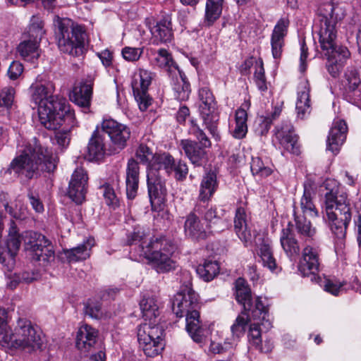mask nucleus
I'll list each match as a JSON object with an SVG mask.
<instances>
[{"label":"nucleus","instance_id":"obj_1","mask_svg":"<svg viewBox=\"0 0 361 361\" xmlns=\"http://www.w3.org/2000/svg\"><path fill=\"white\" fill-rule=\"evenodd\" d=\"M54 90V84L41 75L30 87L31 102L37 107L39 120L49 130H56L73 118L68 102L63 97L53 95Z\"/></svg>","mask_w":361,"mask_h":361},{"label":"nucleus","instance_id":"obj_2","mask_svg":"<svg viewBox=\"0 0 361 361\" xmlns=\"http://www.w3.org/2000/svg\"><path fill=\"white\" fill-rule=\"evenodd\" d=\"M326 7L330 13L319 16V23L315 24L314 29L319 36L322 54L326 59L327 71L332 77L336 78L342 71L350 53L347 47L336 44V25L338 18L335 16L336 8L332 4H328Z\"/></svg>","mask_w":361,"mask_h":361},{"label":"nucleus","instance_id":"obj_3","mask_svg":"<svg viewBox=\"0 0 361 361\" xmlns=\"http://www.w3.org/2000/svg\"><path fill=\"white\" fill-rule=\"evenodd\" d=\"M186 275L189 280L174 295L172 310L178 317L185 316L187 331L195 342L202 343L205 336L199 319L198 295L191 287L190 274L186 273Z\"/></svg>","mask_w":361,"mask_h":361},{"label":"nucleus","instance_id":"obj_4","mask_svg":"<svg viewBox=\"0 0 361 361\" xmlns=\"http://www.w3.org/2000/svg\"><path fill=\"white\" fill-rule=\"evenodd\" d=\"M6 314L1 309V347L27 352L40 349L43 344L41 334L33 327L31 322L26 319H19L17 326L13 330L8 324Z\"/></svg>","mask_w":361,"mask_h":361},{"label":"nucleus","instance_id":"obj_5","mask_svg":"<svg viewBox=\"0 0 361 361\" xmlns=\"http://www.w3.org/2000/svg\"><path fill=\"white\" fill-rule=\"evenodd\" d=\"M56 164L57 157L52 152L35 140L32 145L29 144L22 154L13 160L11 167L16 173L32 178L39 166L42 171L51 173L55 170Z\"/></svg>","mask_w":361,"mask_h":361},{"label":"nucleus","instance_id":"obj_6","mask_svg":"<svg viewBox=\"0 0 361 361\" xmlns=\"http://www.w3.org/2000/svg\"><path fill=\"white\" fill-rule=\"evenodd\" d=\"M324 204L331 231L338 238H343L352 218L347 193L339 188L331 189L325 195Z\"/></svg>","mask_w":361,"mask_h":361},{"label":"nucleus","instance_id":"obj_7","mask_svg":"<svg viewBox=\"0 0 361 361\" xmlns=\"http://www.w3.org/2000/svg\"><path fill=\"white\" fill-rule=\"evenodd\" d=\"M55 26L59 49L74 56L81 54L87 37L85 27L69 18L59 17L55 21Z\"/></svg>","mask_w":361,"mask_h":361},{"label":"nucleus","instance_id":"obj_8","mask_svg":"<svg viewBox=\"0 0 361 361\" xmlns=\"http://www.w3.org/2000/svg\"><path fill=\"white\" fill-rule=\"evenodd\" d=\"M140 249V255L148 259L157 272L174 269L175 262L170 257L173 247L165 238H152L145 246L142 244Z\"/></svg>","mask_w":361,"mask_h":361},{"label":"nucleus","instance_id":"obj_9","mask_svg":"<svg viewBox=\"0 0 361 361\" xmlns=\"http://www.w3.org/2000/svg\"><path fill=\"white\" fill-rule=\"evenodd\" d=\"M139 345L148 357L159 355L164 348L165 331L161 322H145L137 326Z\"/></svg>","mask_w":361,"mask_h":361},{"label":"nucleus","instance_id":"obj_10","mask_svg":"<svg viewBox=\"0 0 361 361\" xmlns=\"http://www.w3.org/2000/svg\"><path fill=\"white\" fill-rule=\"evenodd\" d=\"M235 299L243 305L244 312H251L253 320H262V324L267 329L271 328L267 306L259 297L255 299L253 304L250 288L242 278H238L235 281Z\"/></svg>","mask_w":361,"mask_h":361},{"label":"nucleus","instance_id":"obj_11","mask_svg":"<svg viewBox=\"0 0 361 361\" xmlns=\"http://www.w3.org/2000/svg\"><path fill=\"white\" fill-rule=\"evenodd\" d=\"M25 250L36 262L46 265L54 259V251L50 241L42 234L28 231L23 234Z\"/></svg>","mask_w":361,"mask_h":361},{"label":"nucleus","instance_id":"obj_12","mask_svg":"<svg viewBox=\"0 0 361 361\" xmlns=\"http://www.w3.org/2000/svg\"><path fill=\"white\" fill-rule=\"evenodd\" d=\"M198 99L199 112L204 124L212 136L218 140L219 138L216 126L218 115L214 97L207 87H203L198 91Z\"/></svg>","mask_w":361,"mask_h":361},{"label":"nucleus","instance_id":"obj_13","mask_svg":"<svg viewBox=\"0 0 361 361\" xmlns=\"http://www.w3.org/2000/svg\"><path fill=\"white\" fill-rule=\"evenodd\" d=\"M102 130L107 134L118 150L124 149L130 137V128L114 119H106L102 123Z\"/></svg>","mask_w":361,"mask_h":361},{"label":"nucleus","instance_id":"obj_14","mask_svg":"<svg viewBox=\"0 0 361 361\" xmlns=\"http://www.w3.org/2000/svg\"><path fill=\"white\" fill-rule=\"evenodd\" d=\"M20 242L16 225L14 221H11L6 242V249L1 252V264H4V267H6L8 271L13 270L15 267V257L20 248Z\"/></svg>","mask_w":361,"mask_h":361},{"label":"nucleus","instance_id":"obj_15","mask_svg":"<svg viewBox=\"0 0 361 361\" xmlns=\"http://www.w3.org/2000/svg\"><path fill=\"white\" fill-rule=\"evenodd\" d=\"M319 267V252L317 248L306 245L302 253V259L298 265V270L303 276H310L311 281L319 279L317 272Z\"/></svg>","mask_w":361,"mask_h":361},{"label":"nucleus","instance_id":"obj_16","mask_svg":"<svg viewBox=\"0 0 361 361\" xmlns=\"http://www.w3.org/2000/svg\"><path fill=\"white\" fill-rule=\"evenodd\" d=\"M88 176L82 168L76 169L69 182L68 195L76 204H82L87 191Z\"/></svg>","mask_w":361,"mask_h":361},{"label":"nucleus","instance_id":"obj_17","mask_svg":"<svg viewBox=\"0 0 361 361\" xmlns=\"http://www.w3.org/2000/svg\"><path fill=\"white\" fill-rule=\"evenodd\" d=\"M290 20L288 18H281L275 25L271 35V54L275 59L281 57L285 46V38L288 34Z\"/></svg>","mask_w":361,"mask_h":361},{"label":"nucleus","instance_id":"obj_18","mask_svg":"<svg viewBox=\"0 0 361 361\" xmlns=\"http://www.w3.org/2000/svg\"><path fill=\"white\" fill-rule=\"evenodd\" d=\"M275 135L284 150L293 154L300 153L298 136L289 121H285L278 127Z\"/></svg>","mask_w":361,"mask_h":361},{"label":"nucleus","instance_id":"obj_19","mask_svg":"<svg viewBox=\"0 0 361 361\" xmlns=\"http://www.w3.org/2000/svg\"><path fill=\"white\" fill-rule=\"evenodd\" d=\"M348 126L344 120L335 119L327 138V149L336 154L346 139Z\"/></svg>","mask_w":361,"mask_h":361},{"label":"nucleus","instance_id":"obj_20","mask_svg":"<svg viewBox=\"0 0 361 361\" xmlns=\"http://www.w3.org/2000/svg\"><path fill=\"white\" fill-rule=\"evenodd\" d=\"M150 32L154 44L171 42L173 38L171 16L169 15L162 16L154 26L150 27Z\"/></svg>","mask_w":361,"mask_h":361},{"label":"nucleus","instance_id":"obj_21","mask_svg":"<svg viewBox=\"0 0 361 361\" xmlns=\"http://www.w3.org/2000/svg\"><path fill=\"white\" fill-rule=\"evenodd\" d=\"M94 78L89 76L78 85L74 87L71 98L78 106L88 109L91 104Z\"/></svg>","mask_w":361,"mask_h":361},{"label":"nucleus","instance_id":"obj_22","mask_svg":"<svg viewBox=\"0 0 361 361\" xmlns=\"http://www.w3.org/2000/svg\"><path fill=\"white\" fill-rule=\"evenodd\" d=\"M140 166L134 159L128 160L126 171V192L128 200H134L139 187Z\"/></svg>","mask_w":361,"mask_h":361},{"label":"nucleus","instance_id":"obj_23","mask_svg":"<svg viewBox=\"0 0 361 361\" xmlns=\"http://www.w3.org/2000/svg\"><path fill=\"white\" fill-rule=\"evenodd\" d=\"M251 106L250 99H245L235 112V123L231 128V133L235 139H243L247 133V113Z\"/></svg>","mask_w":361,"mask_h":361},{"label":"nucleus","instance_id":"obj_24","mask_svg":"<svg viewBox=\"0 0 361 361\" xmlns=\"http://www.w3.org/2000/svg\"><path fill=\"white\" fill-rule=\"evenodd\" d=\"M97 336L95 329L86 324L82 325L77 333L76 347L82 353H87L96 343Z\"/></svg>","mask_w":361,"mask_h":361},{"label":"nucleus","instance_id":"obj_25","mask_svg":"<svg viewBox=\"0 0 361 361\" xmlns=\"http://www.w3.org/2000/svg\"><path fill=\"white\" fill-rule=\"evenodd\" d=\"M173 166L174 159L170 154L166 152L156 153L147 173L152 172L155 176L161 177V171H163L166 175H169L173 171Z\"/></svg>","mask_w":361,"mask_h":361},{"label":"nucleus","instance_id":"obj_26","mask_svg":"<svg viewBox=\"0 0 361 361\" xmlns=\"http://www.w3.org/2000/svg\"><path fill=\"white\" fill-rule=\"evenodd\" d=\"M140 307L145 322H161L159 307L155 296L148 293L144 295Z\"/></svg>","mask_w":361,"mask_h":361},{"label":"nucleus","instance_id":"obj_27","mask_svg":"<svg viewBox=\"0 0 361 361\" xmlns=\"http://www.w3.org/2000/svg\"><path fill=\"white\" fill-rule=\"evenodd\" d=\"M256 245L258 247V255L261 259L262 265L268 268L271 271L278 269V266L271 247V240L269 238L258 237L256 238Z\"/></svg>","mask_w":361,"mask_h":361},{"label":"nucleus","instance_id":"obj_28","mask_svg":"<svg viewBox=\"0 0 361 361\" xmlns=\"http://www.w3.org/2000/svg\"><path fill=\"white\" fill-rule=\"evenodd\" d=\"M94 244V238L89 237L82 244L71 249L64 250L63 252L69 262L85 260L90 257L91 250Z\"/></svg>","mask_w":361,"mask_h":361},{"label":"nucleus","instance_id":"obj_29","mask_svg":"<svg viewBox=\"0 0 361 361\" xmlns=\"http://www.w3.org/2000/svg\"><path fill=\"white\" fill-rule=\"evenodd\" d=\"M293 225L289 222L287 227L281 231L280 243L284 252L289 257H294L300 252V246L298 240L295 238Z\"/></svg>","mask_w":361,"mask_h":361},{"label":"nucleus","instance_id":"obj_30","mask_svg":"<svg viewBox=\"0 0 361 361\" xmlns=\"http://www.w3.org/2000/svg\"><path fill=\"white\" fill-rule=\"evenodd\" d=\"M171 85L175 92V97L180 101H185L190 94V85L185 73L178 70L171 75Z\"/></svg>","mask_w":361,"mask_h":361},{"label":"nucleus","instance_id":"obj_31","mask_svg":"<svg viewBox=\"0 0 361 361\" xmlns=\"http://www.w3.org/2000/svg\"><path fill=\"white\" fill-rule=\"evenodd\" d=\"M147 182L151 203L153 204L155 200H157L158 203L162 202L166 194V188L161 177L155 176L149 172L147 173Z\"/></svg>","mask_w":361,"mask_h":361},{"label":"nucleus","instance_id":"obj_32","mask_svg":"<svg viewBox=\"0 0 361 361\" xmlns=\"http://www.w3.org/2000/svg\"><path fill=\"white\" fill-rule=\"evenodd\" d=\"M234 229L238 238L246 246L252 243V235L247 228L245 211L242 207L236 209L234 219Z\"/></svg>","mask_w":361,"mask_h":361},{"label":"nucleus","instance_id":"obj_33","mask_svg":"<svg viewBox=\"0 0 361 361\" xmlns=\"http://www.w3.org/2000/svg\"><path fill=\"white\" fill-rule=\"evenodd\" d=\"M310 85L307 81H302L298 88L296 111L298 116L303 118L310 112Z\"/></svg>","mask_w":361,"mask_h":361},{"label":"nucleus","instance_id":"obj_34","mask_svg":"<svg viewBox=\"0 0 361 361\" xmlns=\"http://www.w3.org/2000/svg\"><path fill=\"white\" fill-rule=\"evenodd\" d=\"M186 157L195 166H201L206 155L205 150L200 147L195 141L182 140L180 144Z\"/></svg>","mask_w":361,"mask_h":361},{"label":"nucleus","instance_id":"obj_35","mask_svg":"<svg viewBox=\"0 0 361 361\" xmlns=\"http://www.w3.org/2000/svg\"><path fill=\"white\" fill-rule=\"evenodd\" d=\"M218 188L216 173L210 170L203 176L200 187L199 198L201 201H207L214 194Z\"/></svg>","mask_w":361,"mask_h":361},{"label":"nucleus","instance_id":"obj_36","mask_svg":"<svg viewBox=\"0 0 361 361\" xmlns=\"http://www.w3.org/2000/svg\"><path fill=\"white\" fill-rule=\"evenodd\" d=\"M153 64L166 71L169 76L180 70L171 54L165 49H159L154 54Z\"/></svg>","mask_w":361,"mask_h":361},{"label":"nucleus","instance_id":"obj_37","mask_svg":"<svg viewBox=\"0 0 361 361\" xmlns=\"http://www.w3.org/2000/svg\"><path fill=\"white\" fill-rule=\"evenodd\" d=\"M184 231L186 235L200 240L206 238V232L200 219L193 213H190L185 221Z\"/></svg>","mask_w":361,"mask_h":361},{"label":"nucleus","instance_id":"obj_38","mask_svg":"<svg viewBox=\"0 0 361 361\" xmlns=\"http://www.w3.org/2000/svg\"><path fill=\"white\" fill-rule=\"evenodd\" d=\"M154 74L150 71L139 68L133 76L131 86L133 92L148 91Z\"/></svg>","mask_w":361,"mask_h":361},{"label":"nucleus","instance_id":"obj_39","mask_svg":"<svg viewBox=\"0 0 361 361\" xmlns=\"http://www.w3.org/2000/svg\"><path fill=\"white\" fill-rule=\"evenodd\" d=\"M87 152L90 160H99L105 154V147L103 136L95 130L87 146Z\"/></svg>","mask_w":361,"mask_h":361},{"label":"nucleus","instance_id":"obj_40","mask_svg":"<svg viewBox=\"0 0 361 361\" xmlns=\"http://www.w3.org/2000/svg\"><path fill=\"white\" fill-rule=\"evenodd\" d=\"M224 0H207L204 23L210 27L219 19L222 12Z\"/></svg>","mask_w":361,"mask_h":361},{"label":"nucleus","instance_id":"obj_41","mask_svg":"<svg viewBox=\"0 0 361 361\" xmlns=\"http://www.w3.org/2000/svg\"><path fill=\"white\" fill-rule=\"evenodd\" d=\"M40 41L30 38L24 40L18 47L20 55L27 61H33L39 56V44Z\"/></svg>","mask_w":361,"mask_h":361},{"label":"nucleus","instance_id":"obj_42","mask_svg":"<svg viewBox=\"0 0 361 361\" xmlns=\"http://www.w3.org/2000/svg\"><path fill=\"white\" fill-rule=\"evenodd\" d=\"M219 270L220 267L216 261L206 260L197 267L196 272L200 279L209 282L219 274Z\"/></svg>","mask_w":361,"mask_h":361},{"label":"nucleus","instance_id":"obj_43","mask_svg":"<svg viewBox=\"0 0 361 361\" xmlns=\"http://www.w3.org/2000/svg\"><path fill=\"white\" fill-rule=\"evenodd\" d=\"M246 312H243L241 314L238 315L231 327L232 338L230 340L234 345L244 335L249 320L252 319L251 314L248 315Z\"/></svg>","mask_w":361,"mask_h":361},{"label":"nucleus","instance_id":"obj_44","mask_svg":"<svg viewBox=\"0 0 361 361\" xmlns=\"http://www.w3.org/2000/svg\"><path fill=\"white\" fill-rule=\"evenodd\" d=\"M300 208L304 214L312 217L319 216V212L312 201V190L310 188L305 186L303 195L300 200Z\"/></svg>","mask_w":361,"mask_h":361},{"label":"nucleus","instance_id":"obj_45","mask_svg":"<svg viewBox=\"0 0 361 361\" xmlns=\"http://www.w3.org/2000/svg\"><path fill=\"white\" fill-rule=\"evenodd\" d=\"M295 215V213L294 214ZM295 227L298 233L302 237L313 239L317 229L311 222L304 216H295Z\"/></svg>","mask_w":361,"mask_h":361},{"label":"nucleus","instance_id":"obj_46","mask_svg":"<svg viewBox=\"0 0 361 361\" xmlns=\"http://www.w3.org/2000/svg\"><path fill=\"white\" fill-rule=\"evenodd\" d=\"M155 155L156 153H154L152 149L144 143L140 144L135 151L137 159H138L141 164L147 166V171L152 163Z\"/></svg>","mask_w":361,"mask_h":361},{"label":"nucleus","instance_id":"obj_47","mask_svg":"<svg viewBox=\"0 0 361 361\" xmlns=\"http://www.w3.org/2000/svg\"><path fill=\"white\" fill-rule=\"evenodd\" d=\"M43 27L44 23L42 18L38 16H33L30 20L28 30L29 37L35 40L41 41L44 34Z\"/></svg>","mask_w":361,"mask_h":361},{"label":"nucleus","instance_id":"obj_48","mask_svg":"<svg viewBox=\"0 0 361 361\" xmlns=\"http://www.w3.org/2000/svg\"><path fill=\"white\" fill-rule=\"evenodd\" d=\"M250 169L254 176H259L262 178L267 177L272 173V169L270 167L265 166L259 157H252Z\"/></svg>","mask_w":361,"mask_h":361},{"label":"nucleus","instance_id":"obj_49","mask_svg":"<svg viewBox=\"0 0 361 361\" xmlns=\"http://www.w3.org/2000/svg\"><path fill=\"white\" fill-rule=\"evenodd\" d=\"M255 68V71L254 74V78L255 84L260 91L264 92L267 90V86L266 78L264 75L263 61L262 59L256 61Z\"/></svg>","mask_w":361,"mask_h":361},{"label":"nucleus","instance_id":"obj_50","mask_svg":"<svg viewBox=\"0 0 361 361\" xmlns=\"http://www.w3.org/2000/svg\"><path fill=\"white\" fill-rule=\"evenodd\" d=\"M257 323L251 324L250 325L249 331H248V341L249 343L255 346L257 348V346L261 343L262 336H261V330L259 329V325H262V320H257ZM264 327L267 329L264 326ZM269 328L268 329H269Z\"/></svg>","mask_w":361,"mask_h":361},{"label":"nucleus","instance_id":"obj_51","mask_svg":"<svg viewBox=\"0 0 361 361\" xmlns=\"http://www.w3.org/2000/svg\"><path fill=\"white\" fill-rule=\"evenodd\" d=\"M190 133L198 140L203 149L211 146L210 140L194 121H191Z\"/></svg>","mask_w":361,"mask_h":361},{"label":"nucleus","instance_id":"obj_52","mask_svg":"<svg viewBox=\"0 0 361 361\" xmlns=\"http://www.w3.org/2000/svg\"><path fill=\"white\" fill-rule=\"evenodd\" d=\"M345 78L347 82L346 85L352 91L355 90L361 82L357 71L355 68H348L345 73Z\"/></svg>","mask_w":361,"mask_h":361},{"label":"nucleus","instance_id":"obj_53","mask_svg":"<svg viewBox=\"0 0 361 361\" xmlns=\"http://www.w3.org/2000/svg\"><path fill=\"white\" fill-rule=\"evenodd\" d=\"M343 283L336 279H326L324 281V290L335 296L343 292Z\"/></svg>","mask_w":361,"mask_h":361},{"label":"nucleus","instance_id":"obj_54","mask_svg":"<svg viewBox=\"0 0 361 361\" xmlns=\"http://www.w3.org/2000/svg\"><path fill=\"white\" fill-rule=\"evenodd\" d=\"M143 53L142 47H125L121 51L123 59L130 62H134L139 60Z\"/></svg>","mask_w":361,"mask_h":361},{"label":"nucleus","instance_id":"obj_55","mask_svg":"<svg viewBox=\"0 0 361 361\" xmlns=\"http://www.w3.org/2000/svg\"><path fill=\"white\" fill-rule=\"evenodd\" d=\"M148 91H142L137 92H133L135 99L137 103L139 109L142 111H145L147 109L149 106L151 104L152 99L148 94Z\"/></svg>","mask_w":361,"mask_h":361},{"label":"nucleus","instance_id":"obj_56","mask_svg":"<svg viewBox=\"0 0 361 361\" xmlns=\"http://www.w3.org/2000/svg\"><path fill=\"white\" fill-rule=\"evenodd\" d=\"M233 345H235L231 342L230 338H226L224 341V345L212 340L209 345V351L214 354H219L233 348Z\"/></svg>","mask_w":361,"mask_h":361},{"label":"nucleus","instance_id":"obj_57","mask_svg":"<svg viewBox=\"0 0 361 361\" xmlns=\"http://www.w3.org/2000/svg\"><path fill=\"white\" fill-rule=\"evenodd\" d=\"M145 235L146 233L144 229L140 226H136L134 228L133 232L128 235L127 244L129 245H136L140 243Z\"/></svg>","mask_w":361,"mask_h":361},{"label":"nucleus","instance_id":"obj_58","mask_svg":"<svg viewBox=\"0 0 361 361\" xmlns=\"http://www.w3.org/2000/svg\"><path fill=\"white\" fill-rule=\"evenodd\" d=\"M281 111L276 109L271 116H265L262 118V123L260 124L262 129L260 130V135H265L269 130L272 121L279 117Z\"/></svg>","mask_w":361,"mask_h":361},{"label":"nucleus","instance_id":"obj_59","mask_svg":"<svg viewBox=\"0 0 361 361\" xmlns=\"http://www.w3.org/2000/svg\"><path fill=\"white\" fill-rule=\"evenodd\" d=\"M55 140L59 146L61 147H66L71 140L70 130L63 129L56 132Z\"/></svg>","mask_w":361,"mask_h":361},{"label":"nucleus","instance_id":"obj_60","mask_svg":"<svg viewBox=\"0 0 361 361\" xmlns=\"http://www.w3.org/2000/svg\"><path fill=\"white\" fill-rule=\"evenodd\" d=\"M15 90L13 87H5L1 92V100L4 102V105L7 108H11L13 104Z\"/></svg>","mask_w":361,"mask_h":361},{"label":"nucleus","instance_id":"obj_61","mask_svg":"<svg viewBox=\"0 0 361 361\" xmlns=\"http://www.w3.org/2000/svg\"><path fill=\"white\" fill-rule=\"evenodd\" d=\"M173 171H175V177L178 180H184L188 173V166L181 161H179L177 164H174Z\"/></svg>","mask_w":361,"mask_h":361},{"label":"nucleus","instance_id":"obj_62","mask_svg":"<svg viewBox=\"0 0 361 361\" xmlns=\"http://www.w3.org/2000/svg\"><path fill=\"white\" fill-rule=\"evenodd\" d=\"M23 71V65L19 62L13 61L8 69V76L11 80H16L22 74Z\"/></svg>","mask_w":361,"mask_h":361},{"label":"nucleus","instance_id":"obj_63","mask_svg":"<svg viewBox=\"0 0 361 361\" xmlns=\"http://www.w3.org/2000/svg\"><path fill=\"white\" fill-rule=\"evenodd\" d=\"M2 267L1 270L4 269V271L5 273L6 279L7 280L6 286L10 289L16 288L18 284L20 282V277L17 276L16 274L12 275L11 274H8L7 272H11V271H8L7 270V268L6 267H4V264H1Z\"/></svg>","mask_w":361,"mask_h":361},{"label":"nucleus","instance_id":"obj_64","mask_svg":"<svg viewBox=\"0 0 361 361\" xmlns=\"http://www.w3.org/2000/svg\"><path fill=\"white\" fill-rule=\"evenodd\" d=\"M86 314L92 318L99 319L102 315L101 305L99 304L88 303L85 310Z\"/></svg>","mask_w":361,"mask_h":361}]
</instances>
